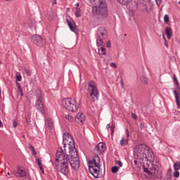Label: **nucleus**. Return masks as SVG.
<instances>
[{
	"instance_id": "f257e3e1",
	"label": "nucleus",
	"mask_w": 180,
	"mask_h": 180,
	"mask_svg": "<svg viewBox=\"0 0 180 180\" xmlns=\"http://www.w3.org/2000/svg\"><path fill=\"white\" fill-rule=\"evenodd\" d=\"M68 161H70L68 153L65 150L63 151V148L59 147L57 150L54 163L57 172L65 176L68 175L70 174Z\"/></svg>"
},
{
	"instance_id": "f03ea898",
	"label": "nucleus",
	"mask_w": 180,
	"mask_h": 180,
	"mask_svg": "<svg viewBox=\"0 0 180 180\" xmlns=\"http://www.w3.org/2000/svg\"><path fill=\"white\" fill-rule=\"evenodd\" d=\"M147 146L145 144H139L134 150V154L139 160H151L153 158V152L151 150H148V155L146 154V149Z\"/></svg>"
},
{
	"instance_id": "7ed1b4c3",
	"label": "nucleus",
	"mask_w": 180,
	"mask_h": 180,
	"mask_svg": "<svg viewBox=\"0 0 180 180\" xmlns=\"http://www.w3.org/2000/svg\"><path fill=\"white\" fill-rule=\"evenodd\" d=\"M72 152H68L69 158L68 164L75 171L79 169V157H78V151L76 148H72Z\"/></svg>"
},
{
	"instance_id": "20e7f679",
	"label": "nucleus",
	"mask_w": 180,
	"mask_h": 180,
	"mask_svg": "<svg viewBox=\"0 0 180 180\" xmlns=\"http://www.w3.org/2000/svg\"><path fill=\"white\" fill-rule=\"evenodd\" d=\"M62 105L66 110L72 112H77L79 108L78 102H77L75 99L71 98H64L62 101Z\"/></svg>"
},
{
	"instance_id": "39448f33",
	"label": "nucleus",
	"mask_w": 180,
	"mask_h": 180,
	"mask_svg": "<svg viewBox=\"0 0 180 180\" xmlns=\"http://www.w3.org/2000/svg\"><path fill=\"white\" fill-rule=\"evenodd\" d=\"M63 151H66L68 154V153L74 151L72 148H75V145L74 144V140H72V137H71L70 134L68 133L63 134Z\"/></svg>"
},
{
	"instance_id": "423d86ee",
	"label": "nucleus",
	"mask_w": 180,
	"mask_h": 180,
	"mask_svg": "<svg viewBox=\"0 0 180 180\" xmlns=\"http://www.w3.org/2000/svg\"><path fill=\"white\" fill-rule=\"evenodd\" d=\"M88 98L90 101L95 102V101H98V98H99V91H98V87L96 86V83L94 81H91L88 84Z\"/></svg>"
},
{
	"instance_id": "0eeeda50",
	"label": "nucleus",
	"mask_w": 180,
	"mask_h": 180,
	"mask_svg": "<svg viewBox=\"0 0 180 180\" xmlns=\"http://www.w3.org/2000/svg\"><path fill=\"white\" fill-rule=\"evenodd\" d=\"M92 12L94 15H98L101 16V19H107L109 15V11H108V7H98L94 6L92 8Z\"/></svg>"
},
{
	"instance_id": "6e6552de",
	"label": "nucleus",
	"mask_w": 180,
	"mask_h": 180,
	"mask_svg": "<svg viewBox=\"0 0 180 180\" xmlns=\"http://www.w3.org/2000/svg\"><path fill=\"white\" fill-rule=\"evenodd\" d=\"M173 79H174V84L176 85V88L179 89L177 90H174L173 94L174 95V98L176 99V103L177 105V108L180 109V86H179V82H178V79L176 78V75H174L173 76Z\"/></svg>"
},
{
	"instance_id": "1a4fd4ad",
	"label": "nucleus",
	"mask_w": 180,
	"mask_h": 180,
	"mask_svg": "<svg viewBox=\"0 0 180 180\" xmlns=\"http://www.w3.org/2000/svg\"><path fill=\"white\" fill-rule=\"evenodd\" d=\"M32 42L35 44V46H37L38 47H43L44 46H46V39H43L41 36L34 34L32 36L31 38Z\"/></svg>"
},
{
	"instance_id": "9d476101",
	"label": "nucleus",
	"mask_w": 180,
	"mask_h": 180,
	"mask_svg": "<svg viewBox=\"0 0 180 180\" xmlns=\"http://www.w3.org/2000/svg\"><path fill=\"white\" fill-rule=\"evenodd\" d=\"M89 170L90 174H91L94 178L102 177V173H101V166H89Z\"/></svg>"
},
{
	"instance_id": "9b49d317",
	"label": "nucleus",
	"mask_w": 180,
	"mask_h": 180,
	"mask_svg": "<svg viewBox=\"0 0 180 180\" xmlns=\"http://www.w3.org/2000/svg\"><path fill=\"white\" fill-rule=\"evenodd\" d=\"M101 158L98 155H94L92 160L89 161V167H101Z\"/></svg>"
},
{
	"instance_id": "f8f14e48",
	"label": "nucleus",
	"mask_w": 180,
	"mask_h": 180,
	"mask_svg": "<svg viewBox=\"0 0 180 180\" xmlns=\"http://www.w3.org/2000/svg\"><path fill=\"white\" fill-rule=\"evenodd\" d=\"M66 22L71 32H74L75 34H78V31L77 30V26H75V22H74V20H72V18H71V17L67 18Z\"/></svg>"
},
{
	"instance_id": "ddd939ff",
	"label": "nucleus",
	"mask_w": 180,
	"mask_h": 180,
	"mask_svg": "<svg viewBox=\"0 0 180 180\" xmlns=\"http://www.w3.org/2000/svg\"><path fill=\"white\" fill-rule=\"evenodd\" d=\"M105 150H106V144L103 142L98 143L94 148L96 154H103V153H105Z\"/></svg>"
},
{
	"instance_id": "4468645a",
	"label": "nucleus",
	"mask_w": 180,
	"mask_h": 180,
	"mask_svg": "<svg viewBox=\"0 0 180 180\" xmlns=\"http://www.w3.org/2000/svg\"><path fill=\"white\" fill-rule=\"evenodd\" d=\"M35 106L38 112H40L41 115H44V105H43V101H41V100H37Z\"/></svg>"
},
{
	"instance_id": "2eb2a0df",
	"label": "nucleus",
	"mask_w": 180,
	"mask_h": 180,
	"mask_svg": "<svg viewBox=\"0 0 180 180\" xmlns=\"http://www.w3.org/2000/svg\"><path fill=\"white\" fill-rule=\"evenodd\" d=\"M106 29L105 27H101L97 30V37H102V39H105L107 34Z\"/></svg>"
},
{
	"instance_id": "dca6fc26",
	"label": "nucleus",
	"mask_w": 180,
	"mask_h": 180,
	"mask_svg": "<svg viewBox=\"0 0 180 180\" xmlns=\"http://www.w3.org/2000/svg\"><path fill=\"white\" fill-rule=\"evenodd\" d=\"M157 169V166L154 165V164H152V167H150V171L148 168H144V172L148 174L149 176H153L155 174V170Z\"/></svg>"
},
{
	"instance_id": "f3484780",
	"label": "nucleus",
	"mask_w": 180,
	"mask_h": 180,
	"mask_svg": "<svg viewBox=\"0 0 180 180\" xmlns=\"http://www.w3.org/2000/svg\"><path fill=\"white\" fill-rule=\"evenodd\" d=\"M165 34L167 37V39H171L172 37V29L169 27H165Z\"/></svg>"
},
{
	"instance_id": "a211bd4d",
	"label": "nucleus",
	"mask_w": 180,
	"mask_h": 180,
	"mask_svg": "<svg viewBox=\"0 0 180 180\" xmlns=\"http://www.w3.org/2000/svg\"><path fill=\"white\" fill-rule=\"evenodd\" d=\"M17 171L20 178H25L27 176V173L26 172V171H25V169L18 168Z\"/></svg>"
},
{
	"instance_id": "6ab92c4d",
	"label": "nucleus",
	"mask_w": 180,
	"mask_h": 180,
	"mask_svg": "<svg viewBox=\"0 0 180 180\" xmlns=\"http://www.w3.org/2000/svg\"><path fill=\"white\" fill-rule=\"evenodd\" d=\"M35 96L37 98V101H41L43 94H41V90L40 89L36 90Z\"/></svg>"
},
{
	"instance_id": "aec40b11",
	"label": "nucleus",
	"mask_w": 180,
	"mask_h": 180,
	"mask_svg": "<svg viewBox=\"0 0 180 180\" xmlns=\"http://www.w3.org/2000/svg\"><path fill=\"white\" fill-rule=\"evenodd\" d=\"M117 1L119 2V4H121V5H126L127 6H129L133 0H117Z\"/></svg>"
},
{
	"instance_id": "412c9836",
	"label": "nucleus",
	"mask_w": 180,
	"mask_h": 180,
	"mask_svg": "<svg viewBox=\"0 0 180 180\" xmlns=\"http://www.w3.org/2000/svg\"><path fill=\"white\" fill-rule=\"evenodd\" d=\"M76 119H77V120H79V122H84V120H85V115H84V113L81 112L80 114L78 113L76 115Z\"/></svg>"
},
{
	"instance_id": "4be33fe9",
	"label": "nucleus",
	"mask_w": 180,
	"mask_h": 180,
	"mask_svg": "<svg viewBox=\"0 0 180 180\" xmlns=\"http://www.w3.org/2000/svg\"><path fill=\"white\" fill-rule=\"evenodd\" d=\"M99 6L97 8H107L108 4H106V0H99L98 1Z\"/></svg>"
},
{
	"instance_id": "5701e85b",
	"label": "nucleus",
	"mask_w": 180,
	"mask_h": 180,
	"mask_svg": "<svg viewBox=\"0 0 180 180\" xmlns=\"http://www.w3.org/2000/svg\"><path fill=\"white\" fill-rule=\"evenodd\" d=\"M47 126L49 130H51L54 127V124L53 123V120L49 118L47 120Z\"/></svg>"
},
{
	"instance_id": "b1692460",
	"label": "nucleus",
	"mask_w": 180,
	"mask_h": 180,
	"mask_svg": "<svg viewBox=\"0 0 180 180\" xmlns=\"http://www.w3.org/2000/svg\"><path fill=\"white\" fill-rule=\"evenodd\" d=\"M103 39L105 38L98 37L96 39V45L98 46V47H100V46H102V44H103Z\"/></svg>"
},
{
	"instance_id": "393cba45",
	"label": "nucleus",
	"mask_w": 180,
	"mask_h": 180,
	"mask_svg": "<svg viewBox=\"0 0 180 180\" xmlns=\"http://www.w3.org/2000/svg\"><path fill=\"white\" fill-rule=\"evenodd\" d=\"M140 79L142 84H144L145 85L148 84V79H147V77H146L145 76H141Z\"/></svg>"
},
{
	"instance_id": "a878e982",
	"label": "nucleus",
	"mask_w": 180,
	"mask_h": 180,
	"mask_svg": "<svg viewBox=\"0 0 180 180\" xmlns=\"http://www.w3.org/2000/svg\"><path fill=\"white\" fill-rule=\"evenodd\" d=\"M76 18H81V9L76 8V11L75 13Z\"/></svg>"
},
{
	"instance_id": "bb28decb",
	"label": "nucleus",
	"mask_w": 180,
	"mask_h": 180,
	"mask_svg": "<svg viewBox=\"0 0 180 180\" xmlns=\"http://www.w3.org/2000/svg\"><path fill=\"white\" fill-rule=\"evenodd\" d=\"M174 171H178V169H180V162H176L174 164Z\"/></svg>"
},
{
	"instance_id": "cd10ccee",
	"label": "nucleus",
	"mask_w": 180,
	"mask_h": 180,
	"mask_svg": "<svg viewBox=\"0 0 180 180\" xmlns=\"http://www.w3.org/2000/svg\"><path fill=\"white\" fill-rule=\"evenodd\" d=\"M120 146H127V141H124V137H122V139L120 140Z\"/></svg>"
},
{
	"instance_id": "c85d7f7f",
	"label": "nucleus",
	"mask_w": 180,
	"mask_h": 180,
	"mask_svg": "<svg viewBox=\"0 0 180 180\" xmlns=\"http://www.w3.org/2000/svg\"><path fill=\"white\" fill-rule=\"evenodd\" d=\"M43 162V160L41 159V158H38V159H36V160H35L36 164H37L39 167L43 165H41V162Z\"/></svg>"
},
{
	"instance_id": "c756f323",
	"label": "nucleus",
	"mask_w": 180,
	"mask_h": 180,
	"mask_svg": "<svg viewBox=\"0 0 180 180\" xmlns=\"http://www.w3.org/2000/svg\"><path fill=\"white\" fill-rule=\"evenodd\" d=\"M65 117L67 119V120H68V122H74V118L70 115H65Z\"/></svg>"
},
{
	"instance_id": "7c9ffc66",
	"label": "nucleus",
	"mask_w": 180,
	"mask_h": 180,
	"mask_svg": "<svg viewBox=\"0 0 180 180\" xmlns=\"http://www.w3.org/2000/svg\"><path fill=\"white\" fill-rule=\"evenodd\" d=\"M117 171H119V167H117V166H114L111 169V172H112V174H116Z\"/></svg>"
},
{
	"instance_id": "2f4dec72",
	"label": "nucleus",
	"mask_w": 180,
	"mask_h": 180,
	"mask_svg": "<svg viewBox=\"0 0 180 180\" xmlns=\"http://www.w3.org/2000/svg\"><path fill=\"white\" fill-rule=\"evenodd\" d=\"M101 53L100 54H101V56H106V49H105V47L102 46L101 48Z\"/></svg>"
},
{
	"instance_id": "473e14b6",
	"label": "nucleus",
	"mask_w": 180,
	"mask_h": 180,
	"mask_svg": "<svg viewBox=\"0 0 180 180\" xmlns=\"http://www.w3.org/2000/svg\"><path fill=\"white\" fill-rule=\"evenodd\" d=\"M164 22L165 23H168V22H169V17L168 16V15H165Z\"/></svg>"
},
{
	"instance_id": "72a5a7b5",
	"label": "nucleus",
	"mask_w": 180,
	"mask_h": 180,
	"mask_svg": "<svg viewBox=\"0 0 180 180\" xmlns=\"http://www.w3.org/2000/svg\"><path fill=\"white\" fill-rule=\"evenodd\" d=\"M173 175L174 176V178H179V172L178 171H175L174 173H173Z\"/></svg>"
},
{
	"instance_id": "f704fd0d",
	"label": "nucleus",
	"mask_w": 180,
	"mask_h": 180,
	"mask_svg": "<svg viewBox=\"0 0 180 180\" xmlns=\"http://www.w3.org/2000/svg\"><path fill=\"white\" fill-rule=\"evenodd\" d=\"M110 127L111 129V136H113V134L115 133V124H112Z\"/></svg>"
},
{
	"instance_id": "c9c22d12",
	"label": "nucleus",
	"mask_w": 180,
	"mask_h": 180,
	"mask_svg": "<svg viewBox=\"0 0 180 180\" xmlns=\"http://www.w3.org/2000/svg\"><path fill=\"white\" fill-rule=\"evenodd\" d=\"M16 81H22V75H20V74L16 75Z\"/></svg>"
},
{
	"instance_id": "e433bc0d",
	"label": "nucleus",
	"mask_w": 180,
	"mask_h": 180,
	"mask_svg": "<svg viewBox=\"0 0 180 180\" xmlns=\"http://www.w3.org/2000/svg\"><path fill=\"white\" fill-rule=\"evenodd\" d=\"M18 89L20 94V96H23V90L22 89V87H18Z\"/></svg>"
},
{
	"instance_id": "4c0bfd02",
	"label": "nucleus",
	"mask_w": 180,
	"mask_h": 180,
	"mask_svg": "<svg viewBox=\"0 0 180 180\" xmlns=\"http://www.w3.org/2000/svg\"><path fill=\"white\" fill-rule=\"evenodd\" d=\"M13 127H18V122H16V120H13Z\"/></svg>"
},
{
	"instance_id": "58836bf2",
	"label": "nucleus",
	"mask_w": 180,
	"mask_h": 180,
	"mask_svg": "<svg viewBox=\"0 0 180 180\" xmlns=\"http://www.w3.org/2000/svg\"><path fill=\"white\" fill-rule=\"evenodd\" d=\"M125 134L127 135V139L130 137V132L129 131V129H126Z\"/></svg>"
},
{
	"instance_id": "ea45409f",
	"label": "nucleus",
	"mask_w": 180,
	"mask_h": 180,
	"mask_svg": "<svg viewBox=\"0 0 180 180\" xmlns=\"http://www.w3.org/2000/svg\"><path fill=\"white\" fill-rule=\"evenodd\" d=\"M116 164L119 165V167H123V163L120 160L117 161Z\"/></svg>"
},
{
	"instance_id": "a19ab883",
	"label": "nucleus",
	"mask_w": 180,
	"mask_h": 180,
	"mask_svg": "<svg viewBox=\"0 0 180 180\" xmlns=\"http://www.w3.org/2000/svg\"><path fill=\"white\" fill-rule=\"evenodd\" d=\"M164 44L165 46V47H167V49H168L169 46H168V41H167V39L165 38V42Z\"/></svg>"
},
{
	"instance_id": "79ce46f5",
	"label": "nucleus",
	"mask_w": 180,
	"mask_h": 180,
	"mask_svg": "<svg viewBox=\"0 0 180 180\" xmlns=\"http://www.w3.org/2000/svg\"><path fill=\"white\" fill-rule=\"evenodd\" d=\"M110 67H112V68H117V66L116 65V63H111Z\"/></svg>"
},
{
	"instance_id": "37998d69",
	"label": "nucleus",
	"mask_w": 180,
	"mask_h": 180,
	"mask_svg": "<svg viewBox=\"0 0 180 180\" xmlns=\"http://www.w3.org/2000/svg\"><path fill=\"white\" fill-rule=\"evenodd\" d=\"M106 45H107V47L108 48L112 47V43L110 42V41H107Z\"/></svg>"
},
{
	"instance_id": "c03bdc74",
	"label": "nucleus",
	"mask_w": 180,
	"mask_h": 180,
	"mask_svg": "<svg viewBox=\"0 0 180 180\" xmlns=\"http://www.w3.org/2000/svg\"><path fill=\"white\" fill-rule=\"evenodd\" d=\"M84 2H86V4H92V2H94V0H84Z\"/></svg>"
},
{
	"instance_id": "a18cd8bd",
	"label": "nucleus",
	"mask_w": 180,
	"mask_h": 180,
	"mask_svg": "<svg viewBox=\"0 0 180 180\" xmlns=\"http://www.w3.org/2000/svg\"><path fill=\"white\" fill-rule=\"evenodd\" d=\"M139 127H140L141 130L144 129V127H145L144 124L141 123V124H139Z\"/></svg>"
},
{
	"instance_id": "49530a36",
	"label": "nucleus",
	"mask_w": 180,
	"mask_h": 180,
	"mask_svg": "<svg viewBox=\"0 0 180 180\" xmlns=\"http://www.w3.org/2000/svg\"><path fill=\"white\" fill-rule=\"evenodd\" d=\"M39 168L40 169L42 174H44V169H43V165L39 166Z\"/></svg>"
},
{
	"instance_id": "de8ad7c7",
	"label": "nucleus",
	"mask_w": 180,
	"mask_h": 180,
	"mask_svg": "<svg viewBox=\"0 0 180 180\" xmlns=\"http://www.w3.org/2000/svg\"><path fill=\"white\" fill-rule=\"evenodd\" d=\"M120 84H121L122 88H124V82L123 81V79L120 80Z\"/></svg>"
},
{
	"instance_id": "09e8293b",
	"label": "nucleus",
	"mask_w": 180,
	"mask_h": 180,
	"mask_svg": "<svg viewBox=\"0 0 180 180\" xmlns=\"http://www.w3.org/2000/svg\"><path fill=\"white\" fill-rule=\"evenodd\" d=\"M25 120H26L27 124H30V123H32V121H30V119H27V117H25Z\"/></svg>"
},
{
	"instance_id": "8fccbe9b",
	"label": "nucleus",
	"mask_w": 180,
	"mask_h": 180,
	"mask_svg": "<svg viewBox=\"0 0 180 180\" xmlns=\"http://www.w3.org/2000/svg\"><path fill=\"white\" fill-rule=\"evenodd\" d=\"M131 116H132V118H133V119H135V120L137 119V115H136L135 113H133V112H132V113H131Z\"/></svg>"
},
{
	"instance_id": "3c124183",
	"label": "nucleus",
	"mask_w": 180,
	"mask_h": 180,
	"mask_svg": "<svg viewBox=\"0 0 180 180\" xmlns=\"http://www.w3.org/2000/svg\"><path fill=\"white\" fill-rule=\"evenodd\" d=\"M30 150H32V152H34L35 150L34 147L32 145H30Z\"/></svg>"
},
{
	"instance_id": "603ef678",
	"label": "nucleus",
	"mask_w": 180,
	"mask_h": 180,
	"mask_svg": "<svg viewBox=\"0 0 180 180\" xmlns=\"http://www.w3.org/2000/svg\"><path fill=\"white\" fill-rule=\"evenodd\" d=\"M52 5H56L57 4V0H51Z\"/></svg>"
},
{
	"instance_id": "864d4df0",
	"label": "nucleus",
	"mask_w": 180,
	"mask_h": 180,
	"mask_svg": "<svg viewBox=\"0 0 180 180\" xmlns=\"http://www.w3.org/2000/svg\"><path fill=\"white\" fill-rule=\"evenodd\" d=\"M32 154H33V155H34V158H36L37 152H36V150H34V151L32 152Z\"/></svg>"
},
{
	"instance_id": "5fc2aeb1",
	"label": "nucleus",
	"mask_w": 180,
	"mask_h": 180,
	"mask_svg": "<svg viewBox=\"0 0 180 180\" xmlns=\"http://www.w3.org/2000/svg\"><path fill=\"white\" fill-rule=\"evenodd\" d=\"M107 130H109L110 129V124H108L106 126Z\"/></svg>"
},
{
	"instance_id": "6e6d98bb",
	"label": "nucleus",
	"mask_w": 180,
	"mask_h": 180,
	"mask_svg": "<svg viewBox=\"0 0 180 180\" xmlns=\"http://www.w3.org/2000/svg\"><path fill=\"white\" fill-rule=\"evenodd\" d=\"M27 75H30V71L25 70Z\"/></svg>"
},
{
	"instance_id": "4d7b16f0",
	"label": "nucleus",
	"mask_w": 180,
	"mask_h": 180,
	"mask_svg": "<svg viewBox=\"0 0 180 180\" xmlns=\"http://www.w3.org/2000/svg\"><path fill=\"white\" fill-rule=\"evenodd\" d=\"M16 86L18 88H20V84L19 82H16Z\"/></svg>"
},
{
	"instance_id": "13d9d810",
	"label": "nucleus",
	"mask_w": 180,
	"mask_h": 180,
	"mask_svg": "<svg viewBox=\"0 0 180 180\" xmlns=\"http://www.w3.org/2000/svg\"><path fill=\"white\" fill-rule=\"evenodd\" d=\"M124 141H127V146L129 144V138H127V139H124Z\"/></svg>"
},
{
	"instance_id": "bf43d9fd",
	"label": "nucleus",
	"mask_w": 180,
	"mask_h": 180,
	"mask_svg": "<svg viewBox=\"0 0 180 180\" xmlns=\"http://www.w3.org/2000/svg\"><path fill=\"white\" fill-rule=\"evenodd\" d=\"M134 163L135 165H137V160H134Z\"/></svg>"
},
{
	"instance_id": "052dcab7",
	"label": "nucleus",
	"mask_w": 180,
	"mask_h": 180,
	"mask_svg": "<svg viewBox=\"0 0 180 180\" xmlns=\"http://www.w3.org/2000/svg\"><path fill=\"white\" fill-rule=\"evenodd\" d=\"M78 6H79V4H77V7L76 8H78Z\"/></svg>"
},
{
	"instance_id": "680f3d73",
	"label": "nucleus",
	"mask_w": 180,
	"mask_h": 180,
	"mask_svg": "<svg viewBox=\"0 0 180 180\" xmlns=\"http://www.w3.org/2000/svg\"><path fill=\"white\" fill-rule=\"evenodd\" d=\"M1 124H2V122L0 120V127H1Z\"/></svg>"
},
{
	"instance_id": "e2e57ef3",
	"label": "nucleus",
	"mask_w": 180,
	"mask_h": 180,
	"mask_svg": "<svg viewBox=\"0 0 180 180\" xmlns=\"http://www.w3.org/2000/svg\"><path fill=\"white\" fill-rule=\"evenodd\" d=\"M163 39L165 40V35H163Z\"/></svg>"
},
{
	"instance_id": "0e129e2a",
	"label": "nucleus",
	"mask_w": 180,
	"mask_h": 180,
	"mask_svg": "<svg viewBox=\"0 0 180 180\" xmlns=\"http://www.w3.org/2000/svg\"><path fill=\"white\" fill-rule=\"evenodd\" d=\"M7 175H11V173L8 172V173H7Z\"/></svg>"
},
{
	"instance_id": "69168bd1",
	"label": "nucleus",
	"mask_w": 180,
	"mask_h": 180,
	"mask_svg": "<svg viewBox=\"0 0 180 180\" xmlns=\"http://www.w3.org/2000/svg\"><path fill=\"white\" fill-rule=\"evenodd\" d=\"M124 36H125V37H126V36H127V34H124Z\"/></svg>"
},
{
	"instance_id": "338daca9",
	"label": "nucleus",
	"mask_w": 180,
	"mask_h": 180,
	"mask_svg": "<svg viewBox=\"0 0 180 180\" xmlns=\"http://www.w3.org/2000/svg\"><path fill=\"white\" fill-rule=\"evenodd\" d=\"M0 95H1V87H0Z\"/></svg>"
}]
</instances>
